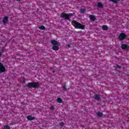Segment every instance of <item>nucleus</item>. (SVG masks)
Returning <instances> with one entry per match:
<instances>
[{"mask_svg":"<svg viewBox=\"0 0 129 129\" xmlns=\"http://www.w3.org/2000/svg\"><path fill=\"white\" fill-rule=\"evenodd\" d=\"M52 49L53 50H54V51H58V50H59L58 44L56 45H53V46L52 47Z\"/></svg>","mask_w":129,"mask_h":129,"instance_id":"nucleus-8","label":"nucleus"},{"mask_svg":"<svg viewBox=\"0 0 129 129\" xmlns=\"http://www.w3.org/2000/svg\"><path fill=\"white\" fill-rule=\"evenodd\" d=\"M99 97H100V96L99 95H95V99H99Z\"/></svg>","mask_w":129,"mask_h":129,"instance_id":"nucleus-15","label":"nucleus"},{"mask_svg":"<svg viewBox=\"0 0 129 129\" xmlns=\"http://www.w3.org/2000/svg\"><path fill=\"white\" fill-rule=\"evenodd\" d=\"M73 16H74V14H73L71 13L66 14V13H61L60 17L61 18H64L66 20H69L70 18L71 17H73Z\"/></svg>","mask_w":129,"mask_h":129,"instance_id":"nucleus-2","label":"nucleus"},{"mask_svg":"<svg viewBox=\"0 0 129 129\" xmlns=\"http://www.w3.org/2000/svg\"><path fill=\"white\" fill-rule=\"evenodd\" d=\"M4 129H10V126L6 125L4 126Z\"/></svg>","mask_w":129,"mask_h":129,"instance_id":"nucleus-20","label":"nucleus"},{"mask_svg":"<svg viewBox=\"0 0 129 129\" xmlns=\"http://www.w3.org/2000/svg\"><path fill=\"white\" fill-rule=\"evenodd\" d=\"M39 29H40V30H45V26H41L39 27Z\"/></svg>","mask_w":129,"mask_h":129,"instance_id":"nucleus-17","label":"nucleus"},{"mask_svg":"<svg viewBox=\"0 0 129 129\" xmlns=\"http://www.w3.org/2000/svg\"><path fill=\"white\" fill-rule=\"evenodd\" d=\"M110 2H113V3L116 4V3H117L118 0H110Z\"/></svg>","mask_w":129,"mask_h":129,"instance_id":"nucleus-18","label":"nucleus"},{"mask_svg":"<svg viewBox=\"0 0 129 129\" xmlns=\"http://www.w3.org/2000/svg\"><path fill=\"white\" fill-rule=\"evenodd\" d=\"M27 119L29 120H33V119H35V118L34 117L31 116V115L27 116Z\"/></svg>","mask_w":129,"mask_h":129,"instance_id":"nucleus-10","label":"nucleus"},{"mask_svg":"<svg viewBox=\"0 0 129 129\" xmlns=\"http://www.w3.org/2000/svg\"><path fill=\"white\" fill-rule=\"evenodd\" d=\"M57 102H58L59 103H61L62 102V99H61V98H58L57 99Z\"/></svg>","mask_w":129,"mask_h":129,"instance_id":"nucleus-16","label":"nucleus"},{"mask_svg":"<svg viewBox=\"0 0 129 129\" xmlns=\"http://www.w3.org/2000/svg\"><path fill=\"white\" fill-rule=\"evenodd\" d=\"M51 43L53 46H56L58 45V41L56 40H51Z\"/></svg>","mask_w":129,"mask_h":129,"instance_id":"nucleus-7","label":"nucleus"},{"mask_svg":"<svg viewBox=\"0 0 129 129\" xmlns=\"http://www.w3.org/2000/svg\"><path fill=\"white\" fill-rule=\"evenodd\" d=\"M86 12V10L85 9H82L80 11L81 14H83V13H85Z\"/></svg>","mask_w":129,"mask_h":129,"instance_id":"nucleus-13","label":"nucleus"},{"mask_svg":"<svg viewBox=\"0 0 129 129\" xmlns=\"http://www.w3.org/2000/svg\"><path fill=\"white\" fill-rule=\"evenodd\" d=\"M51 109H54V106H51Z\"/></svg>","mask_w":129,"mask_h":129,"instance_id":"nucleus-23","label":"nucleus"},{"mask_svg":"<svg viewBox=\"0 0 129 129\" xmlns=\"http://www.w3.org/2000/svg\"><path fill=\"white\" fill-rule=\"evenodd\" d=\"M17 1H21V0H17Z\"/></svg>","mask_w":129,"mask_h":129,"instance_id":"nucleus-25","label":"nucleus"},{"mask_svg":"<svg viewBox=\"0 0 129 129\" xmlns=\"http://www.w3.org/2000/svg\"><path fill=\"white\" fill-rule=\"evenodd\" d=\"M2 56V53L0 51V57ZM3 72H6V67L3 64V63L0 62V73H3Z\"/></svg>","mask_w":129,"mask_h":129,"instance_id":"nucleus-4","label":"nucleus"},{"mask_svg":"<svg viewBox=\"0 0 129 129\" xmlns=\"http://www.w3.org/2000/svg\"><path fill=\"white\" fill-rule=\"evenodd\" d=\"M72 25L75 27L76 29H81V30H84L85 26L80 24V23L75 20L72 21Z\"/></svg>","mask_w":129,"mask_h":129,"instance_id":"nucleus-1","label":"nucleus"},{"mask_svg":"<svg viewBox=\"0 0 129 129\" xmlns=\"http://www.w3.org/2000/svg\"><path fill=\"white\" fill-rule=\"evenodd\" d=\"M98 8H103V5H102V4H101V3L99 2L98 3Z\"/></svg>","mask_w":129,"mask_h":129,"instance_id":"nucleus-12","label":"nucleus"},{"mask_svg":"<svg viewBox=\"0 0 129 129\" xmlns=\"http://www.w3.org/2000/svg\"><path fill=\"white\" fill-rule=\"evenodd\" d=\"M8 22V17H5L3 20V23H6Z\"/></svg>","mask_w":129,"mask_h":129,"instance_id":"nucleus-14","label":"nucleus"},{"mask_svg":"<svg viewBox=\"0 0 129 129\" xmlns=\"http://www.w3.org/2000/svg\"><path fill=\"white\" fill-rule=\"evenodd\" d=\"M63 124V123H60V125H62Z\"/></svg>","mask_w":129,"mask_h":129,"instance_id":"nucleus-24","label":"nucleus"},{"mask_svg":"<svg viewBox=\"0 0 129 129\" xmlns=\"http://www.w3.org/2000/svg\"><path fill=\"white\" fill-rule=\"evenodd\" d=\"M90 20H91V21H95L96 18H95V16H94V15H90Z\"/></svg>","mask_w":129,"mask_h":129,"instance_id":"nucleus-9","label":"nucleus"},{"mask_svg":"<svg viewBox=\"0 0 129 129\" xmlns=\"http://www.w3.org/2000/svg\"><path fill=\"white\" fill-rule=\"evenodd\" d=\"M28 87L32 88L33 87L34 88H38L40 87V84L39 83H29L27 85Z\"/></svg>","mask_w":129,"mask_h":129,"instance_id":"nucleus-3","label":"nucleus"},{"mask_svg":"<svg viewBox=\"0 0 129 129\" xmlns=\"http://www.w3.org/2000/svg\"><path fill=\"white\" fill-rule=\"evenodd\" d=\"M97 116L100 117V116H102V114L101 113L99 112L97 113Z\"/></svg>","mask_w":129,"mask_h":129,"instance_id":"nucleus-19","label":"nucleus"},{"mask_svg":"<svg viewBox=\"0 0 129 129\" xmlns=\"http://www.w3.org/2000/svg\"><path fill=\"white\" fill-rule=\"evenodd\" d=\"M102 30H104V31H106V30L108 29V27H107V26L106 25H103L102 27Z\"/></svg>","mask_w":129,"mask_h":129,"instance_id":"nucleus-11","label":"nucleus"},{"mask_svg":"<svg viewBox=\"0 0 129 129\" xmlns=\"http://www.w3.org/2000/svg\"><path fill=\"white\" fill-rule=\"evenodd\" d=\"M126 38V35L123 33H120L119 35L118 39L120 41H122V40H124Z\"/></svg>","mask_w":129,"mask_h":129,"instance_id":"nucleus-5","label":"nucleus"},{"mask_svg":"<svg viewBox=\"0 0 129 129\" xmlns=\"http://www.w3.org/2000/svg\"><path fill=\"white\" fill-rule=\"evenodd\" d=\"M118 68L120 69V66H117L116 67V69H118Z\"/></svg>","mask_w":129,"mask_h":129,"instance_id":"nucleus-21","label":"nucleus"},{"mask_svg":"<svg viewBox=\"0 0 129 129\" xmlns=\"http://www.w3.org/2000/svg\"><path fill=\"white\" fill-rule=\"evenodd\" d=\"M67 48H70V44H68L67 45Z\"/></svg>","mask_w":129,"mask_h":129,"instance_id":"nucleus-22","label":"nucleus"},{"mask_svg":"<svg viewBox=\"0 0 129 129\" xmlns=\"http://www.w3.org/2000/svg\"><path fill=\"white\" fill-rule=\"evenodd\" d=\"M129 46L127 45L126 44H122L121 45V48L123 49V50H125V49H128Z\"/></svg>","mask_w":129,"mask_h":129,"instance_id":"nucleus-6","label":"nucleus"}]
</instances>
